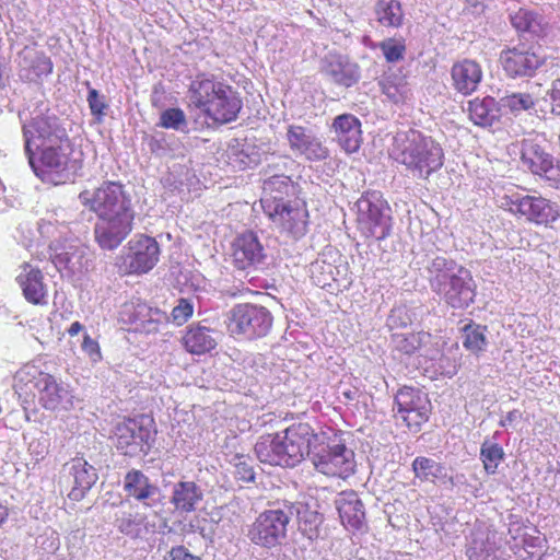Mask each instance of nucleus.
I'll return each instance as SVG.
<instances>
[{"label": "nucleus", "mask_w": 560, "mask_h": 560, "mask_svg": "<svg viewBox=\"0 0 560 560\" xmlns=\"http://www.w3.org/2000/svg\"><path fill=\"white\" fill-rule=\"evenodd\" d=\"M219 331L202 325L191 324L183 336V346L191 354H205L213 350L218 345Z\"/></svg>", "instance_id": "nucleus-33"}, {"label": "nucleus", "mask_w": 560, "mask_h": 560, "mask_svg": "<svg viewBox=\"0 0 560 560\" xmlns=\"http://www.w3.org/2000/svg\"><path fill=\"white\" fill-rule=\"evenodd\" d=\"M512 26L520 33H529L539 36L544 32L546 22L536 11L521 8L510 14Z\"/></svg>", "instance_id": "nucleus-40"}, {"label": "nucleus", "mask_w": 560, "mask_h": 560, "mask_svg": "<svg viewBox=\"0 0 560 560\" xmlns=\"http://www.w3.org/2000/svg\"><path fill=\"white\" fill-rule=\"evenodd\" d=\"M280 163L277 164H268L265 170V175L267 176L262 184V198L260 200L262 210L265 211V206L267 205L265 201L271 203H284L288 199L287 197L293 196L295 194V187L293 180L290 176L284 175L283 173H279L282 171Z\"/></svg>", "instance_id": "nucleus-23"}, {"label": "nucleus", "mask_w": 560, "mask_h": 560, "mask_svg": "<svg viewBox=\"0 0 560 560\" xmlns=\"http://www.w3.org/2000/svg\"><path fill=\"white\" fill-rule=\"evenodd\" d=\"M287 509L291 510L292 517L295 516L300 533L310 540H315L319 536V527L324 517L307 503L302 501H288Z\"/></svg>", "instance_id": "nucleus-35"}, {"label": "nucleus", "mask_w": 560, "mask_h": 560, "mask_svg": "<svg viewBox=\"0 0 560 560\" xmlns=\"http://www.w3.org/2000/svg\"><path fill=\"white\" fill-rule=\"evenodd\" d=\"M505 453L503 447L490 440H485L480 446V460L488 475H494L499 465L504 460Z\"/></svg>", "instance_id": "nucleus-45"}, {"label": "nucleus", "mask_w": 560, "mask_h": 560, "mask_svg": "<svg viewBox=\"0 0 560 560\" xmlns=\"http://www.w3.org/2000/svg\"><path fill=\"white\" fill-rule=\"evenodd\" d=\"M39 402L48 410H69L73 407L74 396L70 386L46 373L39 383Z\"/></svg>", "instance_id": "nucleus-25"}, {"label": "nucleus", "mask_w": 560, "mask_h": 560, "mask_svg": "<svg viewBox=\"0 0 560 560\" xmlns=\"http://www.w3.org/2000/svg\"><path fill=\"white\" fill-rule=\"evenodd\" d=\"M164 560H202L191 555L184 546L173 547L164 557Z\"/></svg>", "instance_id": "nucleus-59"}, {"label": "nucleus", "mask_w": 560, "mask_h": 560, "mask_svg": "<svg viewBox=\"0 0 560 560\" xmlns=\"http://www.w3.org/2000/svg\"><path fill=\"white\" fill-rule=\"evenodd\" d=\"M18 283L22 288L24 298L32 304H47V291L43 283V273L39 269H33L28 265L16 278Z\"/></svg>", "instance_id": "nucleus-36"}, {"label": "nucleus", "mask_w": 560, "mask_h": 560, "mask_svg": "<svg viewBox=\"0 0 560 560\" xmlns=\"http://www.w3.org/2000/svg\"><path fill=\"white\" fill-rule=\"evenodd\" d=\"M291 520L292 512L287 509V500L275 502L269 509L258 514L248 526L246 536L252 544L260 548L280 547L288 537Z\"/></svg>", "instance_id": "nucleus-7"}, {"label": "nucleus", "mask_w": 560, "mask_h": 560, "mask_svg": "<svg viewBox=\"0 0 560 560\" xmlns=\"http://www.w3.org/2000/svg\"><path fill=\"white\" fill-rule=\"evenodd\" d=\"M355 206L358 229L365 237L383 241L392 234V208L381 191L364 192Z\"/></svg>", "instance_id": "nucleus-8"}, {"label": "nucleus", "mask_w": 560, "mask_h": 560, "mask_svg": "<svg viewBox=\"0 0 560 560\" xmlns=\"http://www.w3.org/2000/svg\"><path fill=\"white\" fill-rule=\"evenodd\" d=\"M158 126L176 131H187L188 122L183 109L178 107L166 108L160 114Z\"/></svg>", "instance_id": "nucleus-47"}, {"label": "nucleus", "mask_w": 560, "mask_h": 560, "mask_svg": "<svg viewBox=\"0 0 560 560\" xmlns=\"http://www.w3.org/2000/svg\"><path fill=\"white\" fill-rule=\"evenodd\" d=\"M252 458L243 454H235L231 460L234 465V475L236 479L244 482H252L255 480V471L252 464Z\"/></svg>", "instance_id": "nucleus-51"}, {"label": "nucleus", "mask_w": 560, "mask_h": 560, "mask_svg": "<svg viewBox=\"0 0 560 560\" xmlns=\"http://www.w3.org/2000/svg\"><path fill=\"white\" fill-rule=\"evenodd\" d=\"M341 523L347 528L359 530L365 521L364 506L354 491H343L335 500Z\"/></svg>", "instance_id": "nucleus-32"}, {"label": "nucleus", "mask_w": 560, "mask_h": 560, "mask_svg": "<svg viewBox=\"0 0 560 560\" xmlns=\"http://www.w3.org/2000/svg\"><path fill=\"white\" fill-rule=\"evenodd\" d=\"M505 206L516 215L538 225L553 223L560 215L558 207L541 196L513 194L505 197Z\"/></svg>", "instance_id": "nucleus-16"}, {"label": "nucleus", "mask_w": 560, "mask_h": 560, "mask_svg": "<svg viewBox=\"0 0 560 560\" xmlns=\"http://www.w3.org/2000/svg\"><path fill=\"white\" fill-rule=\"evenodd\" d=\"M392 343L394 351L410 357L424 346L432 345V335L427 331L393 334Z\"/></svg>", "instance_id": "nucleus-39"}, {"label": "nucleus", "mask_w": 560, "mask_h": 560, "mask_svg": "<svg viewBox=\"0 0 560 560\" xmlns=\"http://www.w3.org/2000/svg\"><path fill=\"white\" fill-rule=\"evenodd\" d=\"M191 103L212 120L226 124L235 120L242 100L232 86L206 74L197 75L189 85Z\"/></svg>", "instance_id": "nucleus-5"}, {"label": "nucleus", "mask_w": 560, "mask_h": 560, "mask_svg": "<svg viewBox=\"0 0 560 560\" xmlns=\"http://www.w3.org/2000/svg\"><path fill=\"white\" fill-rule=\"evenodd\" d=\"M335 271L339 273V270L334 267L331 264H328L324 260L315 261L311 266L312 278L314 283L320 288H325L326 285H330L329 280L336 281Z\"/></svg>", "instance_id": "nucleus-49"}, {"label": "nucleus", "mask_w": 560, "mask_h": 560, "mask_svg": "<svg viewBox=\"0 0 560 560\" xmlns=\"http://www.w3.org/2000/svg\"><path fill=\"white\" fill-rule=\"evenodd\" d=\"M46 373L39 371L37 366L26 364L22 366L13 377V389L21 397L32 393L33 387H39L42 376Z\"/></svg>", "instance_id": "nucleus-43"}, {"label": "nucleus", "mask_w": 560, "mask_h": 560, "mask_svg": "<svg viewBox=\"0 0 560 560\" xmlns=\"http://www.w3.org/2000/svg\"><path fill=\"white\" fill-rule=\"evenodd\" d=\"M162 184L164 188L168 189L171 192H180L183 187V180L178 179L174 172H170L162 178Z\"/></svg>", "instance_id": "nucleus-60"}, {"label": "nucleus", "mask_w": 560, "mask_h": 560, "mask_svg": "<svg viewBox=\"0 0 560 560\" xmlns=\"http://www.w3.org/2000/svg\"><path fill=\"white\" fill-rule=\"evenodd\" d=\"M230 163L234 167L245 170L260 163L261 153L257 147L244 142L232 145L228 151Z\"/></svg>", "instance_id": "nucleus-41"}, {"label": "nucleus", "mask_w": 560, "mask_h": 560, "mask_svg": "<svg viewBox=\"0 0 560 560\" xmlns=\"http://www.w3.org/2000/svg\"><path fill=\"white\" fill-rule=\"evenodd\" d=\"M469 119L479 127L488 128L500 121L501 105L492 96L476 97L467 104Z\"/></svg>", "instance_id": "nucleus-34"}, {"label": "nucleus", "mask_w": 560, "mask_h": 560, "mask_svg": "<svg viewBox=\"0 0 560 560\" xmlns=\"http://www.w3.org/2000/svg\"><path fill=\"white\" fill-rule=\"evenodd\" d=\"M548 95L551 101V106H553V103L560 102V79H556L552 82L551 89L548 91Z\"/></svg>", "instance_id": "nucleus-63"}, {"label": "nucleus", "mask_w": 560, "mask_h": 560, "mask_svg": "<svg viewBox=\"0 0 560 560\" xmlns=\"http://www.w3.org/2000/svg\"><path fill=\"white\" fill-rule=\"evenodd\" d=\"M81 349L90 358L92 362H98L102 359L98 342L91 338V336L88 334L83 336Z\"/></svg>", "instance_id": "nucleus-57"}, {"label": "nucleus", "mask_w": 560, "mask_h": 560, "mask_svg": "<svg viewBox=\"0 0 560 560\" xmlns=\"http://www.w3.org/2000/svg\"><path fill=\"white\" fill-rule=\"evenodd\" d=\"M273 324L271 312L254 303H237L226 315V326L230 335L241 340H258L266 337Z\"/></svg>", "instance_id": "nucleus-9"}, {"label": "nucleus", "mask_w": 560, "mask_h": 560, "mask_svg": "<svg viewBox=\"0 0 560 560\" xmlns=\"http://www.w3.org/2000/svg\"><path fill=\"white\" fill-rule=\"evenodd\" d=\"M114 526L117 530L131 538H140L147 532V515L141 513L137 506L119 502L118 510L114 514Z\"/></svg>", "instance_id": "nucleus-30"}, {"label": "nucleus", "mask_w": 560, "mask_h": 560, "mask_svg": "<svg viewBox=\"0 0 560 560\" xmlns=\"http://www.w3.org/2000/svg\"><path fill=\"white\" fill-rule=\"evenodd\" d=\"M415 478L421 482L435 483L445 476V467L431 457L417 456L411 464Z\"/></svg>", "instance_id": "nucleus-42"}, {"label": "nucleus", "mask_w": 560, "mask_h": 560, "mask_svg": "<svg viewBox=\"0 0 560 560\" xmlns=\"http://www.w3.org/2000/svg\"><path fill=\"white\" fill-rule=\"evenodd\" d=\"M324 73L336 84L350 88L361 78L360 67L345 56H328L323 68Z\"/></svg>", "instance_id": "nucleus-31"}, {"label": "nucleus", "mask_w": 560, "mask_h": 560, "mask_svg": "<svg viewBox=\"0 0 560 560\" xmlns=\"http://www.w3.org/2000/svg\"><path fill=\"white\" fill-rule=\"evenodd\" d=\"M494 542L491 541L490 535L485 540L474 539L467 550L469 560H486L494 552Z\"/></svg>", "instance_id": "nucleus-54"}, {"label": "nucleus", "mask_w": 560, "mask_h": 560, "mask_svg": "<svg viewBox=\"0 0 560 560\" xmlns=\"http://www.w3.org/2000/svg\"><path fill=\"white\" fill-rule=\"evenodd\" d=\"M389 156L418 179H428L444 164L441 144L416 129L399 131L394 136Z\"/></svg>", "instance_id": "nucleus-3"}, {"label": "nucleus", "mask_w": 560, "mask_h": 560, "mask_svg": "<svg viewBox=\"0 0 560 560\" xmlns=\"http://www.w3.org/2000/svg\"><path fill=\"white\" fill-rule=\"evenodd\" d=\"M81 255L72 246L63 247L60 252L55 250L51 261L58 270L67 269L74 272L81 265Z\"/></svg>", "instance_id": "nucleus-48"}, {"label": "nucleus", "mask_w": 560, "mask_h": 560, "mask_svg": "<svg viewBox=\"0 0 560 560\" xmlns=\"http://www.w3.org/2000/svg\"><path fill=\"white\" fill-rule=\"evenodd\" d=\"M135 214L97 215L94 234L103 249L117 248L132 231Z\"/></svg>", "instance_id": "nucleus-20"}, {"label": "nucleus", "mask_w": 560, "mask_h": 560, "mask_svg": "<svg viewBox=\"0 0 560 560\" xmlns=\"http://www.w3.org/2000/svg\"><path fill=\"white\" fill-rule=\"evenodd\" d=\"M413 315L406 305H398L392 308L386 325L388 328H404L412 324Z\"/></svg>", "instance_id": "nucleus-53"}, {"label": "nucleus", "mask_w": 560, "mask_h": 560, "mask_svg": "<svg viewBox=\"0 0 560 560\" xmlns=\"http://www.w3.org/2000/svg\"><path fill=\"white\" fill-rule=\"evenodd\" d=\"M89 88L88 92V104L91 110V114L96 118L97 121H102L103 117L106 115V109L108 107L105 96L101 95L97 90L90 86V82H85Z\"/></svg>", "instance_id": "nucleus-52"}, {"label": "nucleus", "mask_w": 560, "mask_h": 560, "mask_svg": "<svg viewBox=\"0 0 560 560\" xmlns=\"http://www.w3.org/2000/svg\"><path fill=\"white\" fill-rule=\"evenodd\" d=\"M152 424L153 420L143 415L118 422L113 435L116 450L129 457L147 455L156 433Z\"/></svg>", "instance_id": "nucleus-10"}, {"label": "nucleus", "mask_w": 560, "mask_h": 560, "mask_svg": "<svg viewBox=\"0 0 560 560\" xmlns=\"http://www.w3.org/2000/svg\"><path fill=\"white\" fill-rule=\"evenodd\" d=\"M430 289L454 310L469 307L476 298L477 284L471 272L454 259L435 255L423 267Z\"/></svg>", "instance_id": "nucleus-2"}, {"label": "nucleus", "mask_w": 560, "mask_h": 560, "mask_svg": "<svg viewBox=\"0 0 560 560\" xmlns=\"http://www.w3.org/2000/svg\"><path fill=\"white\" fill-rule=\"evenodd\" d=\"M316 432L306 422L293 423L276 434L261 436L255 444L257 458L272 466L293 468L307 456Z\"/></svg>", "instance_id": "nucleus-4"}, {"label": "nucleus", "mask_w": 560, "mask_h": 560, "mask_svg": "<svg viewBox=\"0 0 560 560\" xmlns=\"http://www.w3.org/2000/svg\"><path fill=\"white\" fill-rule=\"evenodd\" d=\"M389 63L404 60L406 55V43L402 37H389L380 42L376 46Z\"/></svg>", "instance_id": "nucleus-46"}, {"label": "nucleus", "mask_w": 560, "mask_h": 560, "mask_svg": "<svg viewBox=\"0 0 560 560\" xmlns=\"http://www.w3.org/2000/svg\"><path fill=\"white\" fill-rule=\"evenodd\" d=\"M19 74L22 80L37 82L52 71V62L43 51L24 47L18 55Z\"/></svg>", "instance_id": "nucleus-28"}, {"label": "nucleus", "mask_w": 560, "mask_h": 560, "mask_svg": "<svg viewBox=\"0 0 560 560\" xmlns=\"http://www.w3.org/2000/svg\"><path fill=\"white\" fill-rule=\"evenodd\" d=\"M161 247L149 235H135L128 242V253L124 264L129 273L142 275L152 270L160 260Z\"/></svg>", "instance_id": "nucleus-18"}, {"label": "nucleus", "mask_w": 560, "mask_h": 560, "mask_svg": "<svg viewBox=\"0 0 560 560\" xmlns=\"http://www.w3.org/2000/svg\"><path fill=\"white\" fill-rule=\"evenodd\" d=\"M420 357L431 362V368H433V363H435L439 357L442 354L440 340L432 336V345L424 346L419 350Z\"/></svg>", "instance_id": "nucleus-58"}, {"label": "nucleus", "mask_w": 560, "mask_h": 560, "mask_svg": "<svg viewBox=\"0 0 560 560\" xmlns=\"http://www.w3.org/2000/svg\"><path fill=\"white\" fill-rule=\"evenodd\" d=\"M119 320L133 326L135 330L154 334L159 331L161 325L166 324L167 313L140 301L128 302L121 305Z\"/></svg>", "instance_id": "nucleus-19"}, {"label": "nucleus", "mask_w": 560, "mask_h": 560, "mask_svg": "<svg viewBox=\"0 0 560 560\" xmlns=\"http://www.w3.org/2000/svg\"><path fill=\"white\" fill-rule=\"evenodd\" d=\"M487 326L469 320L460 328L462 345L469 353L479 357L487 351L489 341Z\"/></svg>", "instance_id": "nucleus-37"}, {"label": "nucleus", "mask_w": 560, "mask_h": 560, "mask_svg": "<svg viewBox=\"0 0 560 560\" xmlns=\"http://www.w3.org/2000/svg\"><path fill=\"white\" fill-rule=\"evenodd\" d=\"M330 131L332 139L346 153L357 152L362 143L360 119L352 114H341L332 119Z\"/></svg>", "instance_id": "nucleus-26"}, {"label": "nucleus", "mask_w": 560, "mask_h": 560, "mask_svg": "<svg viewBox=\"0 0 560 560\" xmlns=\"http://www.w3.org/2000/svg\"><path fill=\"white\" fill-rule=\"evenodd\" d=\"M148 147L150 151L156 155H163L166 152V145L163 136L161 138L158 136L150 137L148 140Z\"/></svg>", "instance_id": "nucleus-61"}, {"label": "nucleus", "mask_w": 560, "mask_h": 560, "mask_svg": "<svg viewBox=\"0 0 560 560\" xmlns=\"http://www.w3.org/2000/svg\"><path fill=\"white\" fill-rule=\"evenodd\" d=\"M450 74L453 90L463 96L475 93L483 78L481 65L469 58L454 62Z\"/></svg>", "instance_id": "nucleus-24"}, {"label": "nucleus", "mask_w": 560, "mask_h": 560, "mask_svg": "<svg viewBox=\"0 0 560 560\" xmlns=\"http://www.w3.org/2000/svg\"><path fill=\"white\" fill-rule=\"evenodd\" d=\"M265 202L264 212L280 233L293 240H300L306 234L308 211L305 202L300 199H289L284 203Z\"/></svg>", "instance_id": "nucleus-12"}, {"label": "nucleus", "mask_w": 560, "mask_h": 560, "mask_svg": "<svg viewBox=\"0 0 560 560\" xmlns=\"http://www.w3.org/2000/svg\"><path fill=\"white\" fill-rule=\"evenodd\" d=\"M541 544H542V539L538 536L525 535L523 538L524 547L538 548V547H541Z\"/></svg>", "instance_id": "nucleus-64"}, {"label": "nucleus", "mask_w": 560, "mask_h": 560, "mask_svg": "<svg viewBox=\"0 0 560 560\" xmlns=\"http://www.w3.org/2000/svg\"><path fill=\"white\" fill-rule=\"evenodd\" d=\"M231 249L233 266L237 270L250 273L261 271L268 265V249L254 231L237 235L231 244Z\"/></svg>", "instance_id": "nucleus-14"}, {"label": "nucleus", "mask_w": 560, "mask_h": 560, "mask_svg": "<svg viewBox=\"0 0 560 560\" xmlns=\"http://www.w3.org/2000/svg\"><path fill=\"white\" fill-rule=\"evenodd\" d=\"M205 492L202 487L187 479L173 483L170 495V503L179 515H187L198 510L202 503Z\"/></svg>", "instance_id": "nucleus-27"}, {"label": "nucleus", "mask_w": 560, "mask_h": 560, "mask_svg": "<svg viewBox=\"0 0 560 560\" xmlns=\"http://www.w3.org/2000/svg\"><path fill=\"white\" fill-rule=\"evenodd\" d=\"M393 411L410 431L419 432L421 425L429 420L431 401L421 389L404 386L394 397Z\"/></svg>", "instance_id": "nucleus-13"}, {"label": "nucleus", "mask_w": 560, "mask_h": 560, "mask_svg": "<svg viewBox=\"0 0 560 560\" xmlns=\"http://www.w3.org/2000/svg\"><path fill=\"white\" fill-rule=\"evenodd\" d=\"M194 314V303L188 299H179L173 307L171 314H167V323L176 326L184 325Z\"/></svg>", "instance_id": "nucleus-50"}, {"label": "nucleus", "mask_w": 560, "mask_h": 560, "mask_svg": "<svg viewBox=\"0 0 560 560\" xmlns=\"http://www.w3.org/2000/svg\"><path fill=\"white\" fill-rule=\"evenodd\" d=\"M69 476L73 478V486L68 493L72 501H81L98 479L97 470L84 458L75 457L66 465Z\"/></svg>", "instance_id": "nucleus-29"}, {"label": "nucleus", "mask_w": 560, "mask_h": 560, "mask_svg": "<svg viewBox=\"0 0 560 560\" xmlns=\"http://www.w3.org/2000/svg\"><path fill=\"white\" fill-rule=\"evenodd\" d=\"M521 164L535 176L560 183V161L535 139H524L521 142Z\"/></svg>", "instance_id": "nucleus-17"}, {"label": "nucleus", "mask_w": 560, "mask_h": 560, "mask_svg": "<svg viewBox=\"0 0 560 560\" xmlns=\"http://www.w3.org/2000/svg\"><path fill=\"white\" fill-rule=\"evenodd\" d=\"M22 122L24 152L35 175L44 183L65 184L71 179V140L63 121L47 107L35 109Z\"/></svg>", "instance_id": "nucleus-1"}, {"label": "nucleus", "mask_w": 560, "mask_h": 560, "mask_svg": "<svg viewBox=\"0 0 560 560\" xmlns=\"http://www.w3.org/2000/svg\"><path fill=\"white\" fill-rule=\"evenodd\" d=\"M383 92L394 103H398L405 98L407 89H406V84H402V83L394 84L392 81L386 80L383 82Z\"/></svg>", "instance_id": "nucleus-56"}, {"label": "nucleus", "mask_w": 560, "mask_h": 560, "mask_svg": "<svg viewBox=\"0 0 560 560\" xmlns=\"http://www.w3.org/2000/svg\"><path fill=\"white\" fill-rule=\"evenodd\" d=\"M287 139L290 149L308 161H323L329 155V150L324 145L323 141L305 127L289 126Z\"/></svg>", "instance_id": "nucleus-22"}, {"label": "nucleus", "mask_w": 560, "mask_h": 560, "mask_svg": "<svg viewBox=\"0 0 560 560\" xmlns=\"http://www.w3.org/2000/svg\"><path fill=\"white\" fill-rule=\"evenodd\" d=\"M122 490L128 498L140 502L144 508L153 509L163 504L161 489L140 469L132 468L126 472Z\"/></svg>", "instance_id": "nucleus-21"}, {"label": "nucleus", "mask_w": 560, "mask_h": 560, "mask_svg": "<svg viewBox=\"0 0 560 560\" xmlns=\"http://www.w3.org/2000/svg\"><path fill=\"white\" fill-rule=\"evenodd\" d=\"M310 460L318 472L328 477L347 479L355 472L353 450L324 432L315 434Z\"/></svg>", "instance_id": "nucleus-6"}, {"label": "nucleus", "mask_w": 560, "mask_h": 560, "mask_svg": "<svg viewBox=\"0 0 560 560\" xmlns=\"http://www.w3.org/2000/svg\"><path fill=\"white\" fill-rule=\"evenodd\" d=\"M523 413L518 409H513L508 412V415L502 418L499 422V425L502 428H506L508 425L513 424L522 419Z\"/></svg>", "instance_id": "nucleus-62"}, {"label": "nucleus", "mask_w": 560, "mask_h": 560, "mask_svg": "<svg viewBox=\"0 0 560 560\" xmlns=\"http://www.w3.org/2000/svg\"><path fill=\"white\" fill-rule=\"evenodd\" d=\"M459 368L458 360L451 358L443 353L439 357L438 361L433 363V370L435 374L453 377Z\"/></svg>", "instance_id": "nucleus-55"}, {"label": "nucleus", "mask_w": 560, "mask_h": 560, "mask_svg": "<svg viewBox=\"0 0 560 560\" xmlns=\"http://www.w3.org/2000/svg\"><path fill=\"white\" fill-rule=\"evenodd\" d=\"M501 109H506L517 117L524 112H530L536 106L535 97L527 92H511L500 97Z\"/></svg>", "instance_id": "nucleus-44"}, {"label": "nucleus", "mask_w": 560, "mask_h": 560, "mask_svg": "<svg viewBox=\"0 0 560 560\" xmlns=\"http://www.w3.org/2000/svg\"><path fill=\"white\" fill-rule=\"evenodd\" d=\"M374 16L381 26L398 28L402 25L405 14L399 0H376Z\"/></svg>", "instance_id": "nucleus-38"}, {"label": "nucleus", "mask_w": 560, "mask_h": 560, "mask_svg": "<svg viewBox=\"0 0 560 560\" xmlns=\"http://www.w3.org/2000/svg\"><path fill=\"white\" fill-rule=\"evenodd\" d=\"M499 60L506 77L518 79L533 78L546 57L538 46L518 44L503 49Z\"/></svg>", "instance_id": "nucleus-15"}, {"label": "nucleus", "mask_w": 560, "mask_h": 560, "mask_svg": "<svg viewBox=\"0 0 560 560\" xmlns=\"http://www.w3.org/2000/svg\"><path fill=\"white\" fill-rule=\"evenodd\" d=\"M79 200L96 215L135 214L131 198L119 182L106 180L94 190H83Z\"/></svg>", "instance_id": "nucleus-11"}]
</instances>
